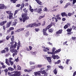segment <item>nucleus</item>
I'll list each match as a JSON object with an SVG mask.
<instances>
[{"label":"nucleus","mask_w":76,"mask_h":76,"mask_svg":"<svg viewBox=\"0 0 76 76\" xmlns=\"http://www.w3.org/2000/svg\"><path fill=\"white\" fill-rule=\"evenodd\" d=\"M30 64V65H32V64H34V62H32V61H30L29 62Z\"/></svg>","instance_id":"obj_51"},{"label":"nucleus","mask_w":76,"mask_h":76,"mask_svg":"<svg viewBox=\"0 0 76 76\" xmlns=\"http://www.w3.org/2000/svg\"><path fill=\"white\" fill-rule=\"evenodd\" d=\"M2 68H3V69H4L5 68H6V66H5V65H3L2 66V67H0V75H1V69Z\"/></svg>","instance_id":"obj_16"},{"label":"nucleus","mask_w":76,"mask_h":76,"mask_svg":"<svg viewBox=\"0 0 76 76\" xmlns=\"http://www.w3.org/2000/svg\"><path fill=\"white\" fill-rule=\"evenodd\" d=\"M20 72H15L14 74L11 75L9 76H20Z\"/></svg>","instance_id":"obj_2"},{"label":"nucleus","mask_w":76,"mask_h":76,"mask_svg":"<svg viewBox=\"0 0 76 76\" xmlns=\"http://www.w3.org/2000/svg\"><path fill=\"white\" fill-rule=\"evenodd\" d=\"M24 30V28H22L17 30H16L15 31V32H20V31H23Z\"/></svg>","instance_id":"obj_12"},{"label":"nucleus","mask_w":76,"mask_h":76,"mask_svg":"<svg viewBox=\"0 0 76 76\" xmlns=\"http://www.w3.org/2000/svg\"><path fill=\"white\" fill-rule=\"evenodd\" d=\"M12 24V21H10L9 22H8L6 25V28H9L10 27V26Z\"/></svg>","instance_id":"obj_7"},{"label":"nucleus","mask_w":76,"mask_h":76,"mask_svg":"<svg viewBox=\"0 0 76 76\" xmlns=\"http://www.w3.org/2000/svg\"><path fill=\"white\" fill-rule=\"evenodd\" d=\"M61 62V61H60V60H58L57 61V63H58V64H60V63Z\"/></svg>","instance_id":"obj_58"},{"label":"nucleus","mask_w":76,"mask_h":76,"mask_svg":"<svg viewBox=\"0 0 76 76\" xmlns=\"http://www.w3.org/2000/svg\"><path fill=\"white\" fill-rule=\"evenodd\" d=\"M72 28L74 29V30H75L76 31V27H75L74 26H72Z\"/></svg>","instance_id":"obj_49"},{"label":"nucleus","mask_w":76,"mask_h":76,"mask_svg":"<svg viewBox=\"0 0 76 76\" xmlns=\"http://www.w3.org/2000/svg\"><path fill=\"white\" fill-rule=\"evenodd\" d=\"M60 16L59 15H57L56 16V17L57 18V19H58V20H61V18L59 17Z\"/></svg>","instance_id":"obj_30"},{"label":"nucleus","mask_w":76,"mask_h":76,"mask_svg":"<svg viewBox=\"0 0 76 76\" xmlns=\"http://www.w3.org/2000/svg\"><path fill=\"white\" fill-rule=\"evenodd\" d=\"M7 22V20L1 22L0 23V25H1V26H3V25H4V24H5V23H6Z\"/></svg>","instance_id":"obj_9"},{"label":"nucleus","mask_w":76,"mask_h":76,"mask_svg":"<svg viewBox=\"0 0 76 76\" xmlns=\"http://www.w3.org/2000/svg\"><path fill=\"white\" fill-rule=\"evenodd\" d=\"M27 28H28V27H31V24H30L28 25L27 26H26Z\"/></svg>","instance_id":"obj_53"},{"label":"nucleus","mask_w":76,"mask_h":76,"mask_svg":"<svg viewBox=\"0 0 76 76\" xmlns=\"http://www.w3.org/2000/svg\"><path fill=\"white\" fill-rule=\"evenodd\" d=\"M4 50L6 52H9V48L6 47L5 48H4Z\"/></svg>","instance_id":"obj_24"},{"label":"nucleus","mask_w":76,"mask_h":76,"mask_svg":"<svg viewBox=\"0 0 76 76\" xmlns=\"http://www.w3.org/2000/svg\"><path fill=\"white\" fill-rule=\"evenodd\" d=\"M16 46H17V42H15V44L14 45L12 44L11 45V47H10L11 49H13V48H15L16 47Z\"/></svg>","instance_id":"obj_4"},{"label":"nucleus","mask_w":76,"mask_h":76,"mask_svg":"<svg viewBox=\"0 0 76 76\" xmlns=\"http://www.w3.org/2000/svg\"><path fill=\"white\" fill-rule=\"evenodd\" d=\"M31 54H33V55H35L36 54H37V53L36 52H31Z\"/></svg>","instance_id":"obj_43"},{"label":"nucleus","mask_w":76,"mask_h":76,"mask_svg":"<svg viewBox=\"0 0 76 76\" xmlns=\"http://www.w3.org/2000/svg\"><path fill=\"white\" fill-rule=\"evenodd\" d=\"M37 12L41 14L42 13V9L41 8L38 9Z\"/></svg>","instance_id":"obj_17"},{"label":"nucleus","mask_w":76,"mask_h":76,"mask_svg":"<svg viewBox=\"0 0 76 76\" xmlns=\"http://www.w3.org/2000/svg\"><path fill=\"white\" fill-rule=\"evenodd\" d=\"M51 26H52V24H50V25H49L46 28L45 30L46 31H47V29H50V28H51Z\"/></svg>","instance_id":"obj_13"},{"label":"nucleus","mask_w":76,"mask_h":76,"mask_svg":"<svg viewBox=\"0 0 76 76\" xmlns=\"http://www.w3.org/2000/svg\"><path fill=\"white\" fill-rule=\"evenodd\" d=\"M49 63L50 64H51V58L50 57H46Z\"/></svg>","instance_id":"obj_6"},{"label":"nucleus","mask_w":76,"mask_h":76,"mask_svg":"<svg viewBox=\"0 0 76 76\" xmlns=\"http://www.w3.org/2000/svg\"><path fill=\"white\" fill-rule=\"evenodd\" d=\"M1 53H6V51H5V50L4 49V50H2L1 51Z\"/></svg>","instance_id":"obj_48"},{"label":"nucleus","mask_w":76,"mask_h":76,"mask_svg":"<svg viewBox=\"0 0 76 76\" xmlns=\"http://www.w3.org/2000/svg\"><path fill=\"white\" fill-rule=\"evenodd\" d=\"M6 13H7L8 14H9V15H10V13H11V11H6Z\"/></svg>","instance_id":"obj_45"},{"label":"nucleus","mask_w":76,"mask_h":76,"mask_svg":"<svg viewBox=\"0 0 76 76\" xmlns=\"http://www.w3.org/2000/svg\"><path fill=\"white\" fill-rule=\"evenodd\" d=\"M42 66L41 65H37V66L39 68H41V67H42Z\"/></svg>","instance_id":"obj_55"},{"label":"nucleus","mask_w":76,"mask_h":76,"mask_svg":"<svg viewBox=\"0 0 76 76\" xmlns=\"http://www.w3.org/2000/svg\"><path fill=\"white\" fill-rule=\"evenodd\" d=\"M76 2V0H73L72 4H74Z\"/></svg>","instance_id":"obj_62"},{"label":"nucleus","mask_w":76,"mask_h":76,"mask_svg":"<svg viewBox=\"0 0 76 76\" xmlns=\"http://www.w3.org/2000/svg\"><path fill=\"white\" fill-rule=\"evenodd\" d=\"M53 72L55 75H57V68H55L53 70Z\"/></svg>","instance_id":"obj_19"},{"label":"nucleus","mask_w":76,"mask_h":76,"mask_svg":"<svg viewBox=\"0 0 76 76\" xmlns=\"http://www.w3.org/2000/svg\"><path fill=\"white\" fill-rule=\"evenodd\" d=\"M72 28H71L70 29L68 28L66 30V31H67V32H71V31H72Z\"/></svg>","instance_id":"obj_35"},{"label":"nucleus","mask_w":76,"mask_h":76,"mask_svg":"<svg viewBox=\"0 0 76 76\" xmlns=\"http://www.w3.org/2000/svg\"><path fill=\"white\" fill-rule=\"evenodd\" d=\"M35 1L39 4L40 5H42V2H41L39 0H35Z\"/></svg>","instance_id":"obj_15"},{"label":"nucleus","mask_w":76,"mask_h":76,"mask_svg":"<svg viewBox=\"0 0 76 76\" xmlns=\"http://www.w3.org/2000/svg\"><path fill=\"white\" fill-rule=\"evenodd\" d=\"M10 51L11 52V53H17V52H18L17 50L15 49L11 50Z\"/></svg>","instance_id":"obj_8"},{"label":"nucleus","mask_w":76,"mask_h":76,"mask_svg":"<svg viewBox=\"0 0 76 76\" xmlns=\"http://www.w3.org/2000/svg\"><path fill=\"white\" fill-rule=\"evenodd\" d=\"M17 24V22H13L12 24V25L13 26H16V25Z\"/></svg>","instance_id":"obj_27"},{"label":"nucleus","mask_w":76,"mask_h":76,"mask_svg":"<svg viewBox=\"0 0 76 76\" xmlns=\"http://www.w3.org/2000/svg\"><path fill=\"white\" fill-rule=\"evenodd\" d=\"M56 50V48H53L52 49V51H53V52H54Z\"/></svg>","instance_id":"obj_50"},{"label":"nucleus","mask_w":76,"mask_h":76,"mask_svg":"<svg viewBox=\"0 0 76 76\" xmlns=\"http://www.w3.org/2000/svg\"><path fill=\"white\" fill-rule=\"evenodd\" d=\"M45 17V16L43 15V16H40L38 18V19L40 20V19H41L42 18H43Z\"/></svg>","instance_id":"obj_29"},{"label":"nucleus","mask_w":76,"mask_h":76,"mask_svg":"<svg viewBox=\"0 0 76 76\" xmlns=\"http://www.w3.org/2000/svg\"><path fill=\"white\" fill-rule=\"evenodd\" d=\"M15 55H17V53H14L13 54V57H15Z\"/></svg>","instance_id":"obj_56"},{"label":"nucleus","mask_w":76,"mask_h":76,"mask_svg":"<svg viewBox=\"0 0 76 76\" xmlns=\"http://www.w3.org/2000/svg\"><path fill=\"white\" fill-rule=\"evenodd\" d=\"M18 12V10H16L15 11L14 14V16H15V15H16V14H17Z\"/></svg>","instance_id":"obj_42"},{"label":"nucleus","mask_w":76,"mask_h":76,"mask_svg":"<svg viewBox=\"0 0 76 76\" xmlns=\"http://www.w3.org/2000/svg\"><path fill=\"white\" fill-rule=\"evenodd\" d=\"M13 60V58H9V62H10V61H11V60Z\"/></svg>","instance_id":"obj_54"},{"label":"nucleus","mask_w":76,"mask_h":76,"mask_svg":"<svg viewBox=\"0 0 76 76\" xmlns=\"http://www.w3.org/2000/svg\"><path fill=\"white\" fill-rule=\"evenodd\" d=\"M40 25H41V23H39L38 24L36 23V26H39Z\"/></svg>","instance_id":"obj_37"},{"label":"nucleus","mask_w":76,"mask_h":76,"mask_svg":"<svg viewBox=\"0 0 76 76\" xmlns=\"http://www.w3.org/2000/svg\"><path fill=\"white\" fill-rule=\"evenodd\" d=\"M43 51H44V52H47L48 50H46L45 47H43Z\"/></svg>","instance_id":"obj_33"},{"label":"nucleus","mask_w":76,"mask_h":76,"mask_svg":"<svg viewBox=\"0 0 76 76\" xmlns=\"http://www.w3.org/2000/svg\"><path fill=\"white\" fill-rule=\"evenodd\" d=\"M48 31L49 32L52 33L53 32V29L52 28H50L49 30Z\"/></svg>","instance_id":"obj_34"},{"label":"nucleus","mask_w":76,"mask_h":76,"mask_svg":"<svg viewBox=\"0 0 76 76\" xmlns=\"http://www.w3.org/2000/svg\"><path fill=\"white\" fill-rule=\"evenodd\" d=\"M2 72H3L4 71L5 72V73H6V74H7V73L8 72V71H9V70L8 69H5L4 70H2Z\"/></svg>","instance_id":"obj_23"},{"label":"nucleus","mask_w":76,"mask_h":76,"mask_svg":"<svg viewBox=\"0 0 76 76\" xmlns=\"http://www.w3.org/2000/svg\"><path fill=\"white\" fill-rule=\"evenodd\" d=\"M36 23H34L33 24H31V27H34L35 26H36Z\"/></svg>","instance_id":"obj_25"},{"label":"nucleus","mask_w":76,"mask_h":76,"mask_svg":"<svg viewBox=\"0 0 76 76\" xmlns=\"http://www.w3.org/2000/svg\"><path fill=\"white\" fill-rule=\"evenodd\" d=\"M47 67L48 69H50L51 68V66L48 65L47 66Z\"/></svg>","instance_id":"obj_57"},{"label":"nucleus","mask_w":76,"mask_h":76,"mask_svg":"<svg viewBox=\"0 0 76 76\" xmlns=\"http://www.w3.org/2000/svg\"><path fill=\"white\" fill-rule=\"evenodd\" d=\"M23 7H24V4H22L21 5V9H22V8Z\"/></svg>","instance_id":"obj_59"},{"label":"nucleus","mask_w":76,"mask_h":76,"mask_svg":"<svg viewBox=\"0 0 76 76\" xmlns=\"http://www.w3.org/2000/svg\"><path fill=\"white\" fill-rule=\"evenodd\" d=\"M45 29H43V35H46V36H47V35H48V34L46 32V31H45Z\"/></svg>","instance_id":"obj_10"},{"label":"nucleus","mask_w":76,"mask_h":76,"mask_svg":"<svg viewBox=\"0 0 76 76\" xmlns=\"http://www.w3.org/2000/svg\"><path fill=\"white\" fill-rule=\"evenodd\" d=\"M68 28L67 25H66L64 27V29H66V28Z\"/></svg>","instance_id":"obj_52"},{"label":"nucleus","mask_w":76,"mask_h":76,"mask_svg":"<svg viewBox=\"0 0 76 76\" xmlns=\"http://www.w3.org/2000/svg\"><path fill=\"white\" fill-rule=\"evenodd\" d=\"M22 17L23 19V22H25L26 19H29L28 16H27V13H23L22 15Z\"/></svg>","instance_id":"obj_1"},{"label":"nucleus","mask_w":76,"mask_h":76,"mask_svg":"<svg viewBox=\"0 0 76 76\" xmlns=\"http://www.w3.org/2000/svg\"><path fill=\"white\" fill-rule=\"evenodd\" d=\"M8 69L9 71H13L14 70V69L13 68H12V67H9L8 68Z\"/></svg>","instance_id":"obj_18"},{"label":"nucleus","mask_w":76,"mask_h":76,"mask_svg":"<svg viewBox=\"0 0 76 76\" xmlns=\"http://www.w3.org/2000/svg\"><path fill=\"white\" fill-rule=\"evenodd\" d=\"M70 61V60L69 59H67L66 61V63L67 64H68L69 62Z\"/></svg>","instance_id":"obj_41"},{"label":"nucleus","mask_w":76,"mask_h":76,"mask_svg":"<svg viewBox=\"0 0 76 76\" xmlns=\"http://www.w3.org/2000/svg\"><path fill=\"white\" fill-rule=\"evenodd\" d=\"M72 15H73V13L70 12L68 13V16H72Z\"/></svg>","instance_id":"obj_38"},{"label":"nucleus","mask_w":76,"mask_h":76,"mask_svg":"<svg viewBox=\"0 0 76 76\" xmlns=\"http://www.w3.org/2000/svg\"><path fill=\"white\" fill-rule=\"evenodd\" d=\"M9 62V63H10L11 66H13V64H14V62H13V61H11Z\"/></svg>","instance_id":"obj_40"},{"label":"nucleus","mask_w":76,"mask_h":76,"mask_svg":"<svg viewBox=\"0 0 76 76\" xmlns=\"http://www.w3.org/2000/svg\"><path fill=\"white\" fill-rule=\"evenodd\" d=\"M45 12H48V9H47V7H45Z\"/></svg>","instance_id":"obj_61"},{"label":"nucleus","mask_w":76,"mask_h":76,"mask_svg":"<svg viewBox=\"0 0 76 76\" xmlns=\"http://www.w3.org/2000/svg\"><path fill=\"white\" fill-rule=\"evenodd\" d=\"M62 30H59L58 31H57V32H56V34L57 35H58L60 34H61L62 33Z\"/></svg>","instance_id":"obj_14"},{"label":"nucleus","mask_w":76,"mask_h":76,"mask_svg":"<svg viewBox=\"0 0 76 76\" xmlns=\"http://www.w3.org/2000/svg\"><path fill=\"white\" fill-rule=\"evenodd\" d=\"M13 14L12 13H10V14L9 16V18L10 19H12V18H13Z\"/></svg>","instance_id":"obj_20"},{"label":"nucleus","mask_w":76,"mask_h":76,"mask_svg":"<svg viewBox=\"0 0 76 76\" xmlns=\"http://www.w3.org/2000/svg\"><path fill=\"white\" fill-rule=\"evenodd\" d=\"M18 44L17 47V50H19V47H20V41L19 40H18Z\"/></svg>","instance_id":"obj_11"},{"label":"nucleus","mask_w":76,"mask_h":76,"mask_svg":"<svg viewBox=\"0 0 76 76\" xmlns=\"http://www.w3.org/2000/svg\"><path fill=\"white\" fill-rule=\"evenodd\" d=\"M48 44H49V45H53V44L51 43V42H48Z\"/></svg>","instance_id":"obj_60"},{"label":"nucleus","mask_w":76,"mask_h":76,"mask_svg":"<svg viewBox=\"0 0 76 76\" xmlns=\"http://www.w3.org/2000/svg\"><path fill=\"white\" fill-rule=\"evenodd\" d=\"M17 67V70H21V67L19 65H18Z\"/></svg>","instance_id":"obj_26"},{"label":"nucleus","mask_w":76,"mask_h":76,"mask_svg":"<svg viewBox=\"0 0 76 76\" xmlns=\"http://www.w3.org/2000/svg\"><path fill=\"white\" fill-rule=\"evenodd\" d=\"M59 67L60 69H64V67L62 66H59Z\"/></svg>","instance_id":"obj_44"},{"label":"nucleus","mask_w":76,"mask_h":76,"mask_svg":"<svg viewBox=\"0 0 76 76\" xmlns=\"http://www.w3.org/2000/svg\"><path fill=\"white\" fill-rule=\"evenodd\" d=\"M42 73V74H46V73H47V72H45V70H44L43 71L41 72Z\"/></svg>","instance_id":"obj_36"},{"label":"nucleus","mask_w":76,"mask_h":76,"mask_svg":"<svg viewBox=\"0 0 76 76\" xmlns=\"http://www.w3.org/2000/svg\"><path fill=\"white\" fill-rule=\"evenodd\" d=\"M16 1H18V0H11V2L13 3H15Z\"/></svg>","instance_id":"obj_32"},{"label":"nucleus","mask_w":76,"mask_h":76,"mask_svg":"<svg viewBox=\"0 0 76 76\" xmlns=\"http://www.w3.org/2000/svg\"><path fill=\"white\" fill-rule=\"evenodd\" d=\"M10 55V53H8V54H6L5 55V56L6 57H8V56H9Z\"/></svg>","instance_id":"obj_63"},{"label":"nucleus","mask_w":76,"mask_h":76,"mask_svg":"<svg viewBox=\"0 0 76 76\" xmlns=\"http://www.w3.org/2000/svg\"><path fill=\"white\" fill-rule=\"evenodd\" d=\"M7 8L6 6L3 4H0V9H6Z\"/></svg>","instance_id":"obj_3"},{"label":"nucleus","mask_w":76,"mask_h":76,"mask_svg":"<svg viewBox=\"0 0 76 76\" xmlns=\"http://www.w3.org/2000/svg\"><path fill=\"white\" fill-rule=\"evenodd\" d=\"M36 32H38V31H39V29L38 28H36L35 29Z\"/></svg>","instance_id":"obj_46"},{"label":"nucleus","mask_w":76,"mask_h":76,"mask_svg":"<svg viewBox=\"0 0 76 76\" xmlns=\"http://www.w3.org/2000/svg\"><path fill=\"white\" fill-rule=\"evenodd\" d=\"M6 62L5 63L6 64L8 65V66H10V64L9 63V62L8 61V59H5Z\"/></svg>","instance_id":"obj_22"},{"label":"nucleus","mask_w":76,"mask_h":76,"mask_svg":"<svg viewBox=\"0 0 76 76\" xmlns=\"http://www.w3.org/2000/svg\"><path fill=\"white\" fill-rule=\"evenodd\" d=\"M10 31H13L14 29V28L13 27H10L9 28Z\"/></svg>","instance_id":"obj_47"},{"label":"nucleus","mask_w":76,"mask_h":76,"mask_svg":"<svg viewBox=\"0 0 76 76\" xmlns=\"http://www.w3.org/2000/svg\"><path fill=\"white\" fill-rule=\"evenodd\" d=\"M52 57L53 58V59L55 60V59H60V57L58 56V55L56 56L55 55H53L52 56Z\"/></svg>","instance_id":"obj_5"},{"label":"nucleus","mask_w":76,"mask_h":76,"mask_svg":"<svg viewBox=\"0 0 76 76\" xmlns=\"http://www.w3.org/2000/svg\"><path fill=\"white\" fill-rule=\"evenodd\" d=\"M29 35V32H27L25 35L26 37H28Z\"/></svg>","instance_id":"obj_31"},{"label":"nucleus","mask_w":76,"mask_h":76,"mask_svg":"<svg viewBox=\"0 0 76 76\" xmlns=\"http://www.w3.org/2000/svg\"><path fill=\"white\" fill-rule=\"evenodd\" d=\"M29 9L30 10L31 12H34V9H32V7L31 6V5H29Z\"/></svg>","instance_id":"obj_21"},{"label":"nucleus","mask_w":76,"mask_h":76,"mask_svg":"<svg viewBox=\"0 0 76 76\" xmlns=\"http://www.w3.org/2000/svg\"><path fill=\"white\" fill-rule=\"evenodd\" d=\"M65 12L62 13L61 14V15L62 16H65Z\"/></svg>","instance_id":"obj_39"},{"label":"nucleus","mask_w":76,"mask_h":76,"mask_svg":"<svg viewBox=\"0 0 76 76\" xmlns=\"http://www.w3.org/2000/svg\"><path fill=\"white\" fill-rule=\"evenodd\" d=\"M24 71L25 72H30L31 70L30 69H24Z\"/></svg>","instance_id":"obj_28"},{"label":"nucleus","mask_w":76,"mask_h":76,"mask_svg":"<svg viewBox=\"0 0 76 76\" xmlns=\"http://www.w3.org/2000/svg\"><path fill=\"white\" fill-rule=\"evenodd\" d=\"M58 53V52L57 50L54 52V54H57Z\"/></svg>","instance_id":"obj_64"}]
</instances>
